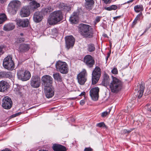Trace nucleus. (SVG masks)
Masks as SVG:
<instances>
[{
    "mask_svg": "<svg viewBox=\"0 0 151 151\" xmlns=\"http://www.w3.org/2000/svg\"><path fill=\"white\" fill-rule=\"evenodd\" d=\"M110 81L109 76L106 74H104L101 83L102 85L104 86H107L109 83Z\"/></svg>",
    "mask_w": 151,
    "mask_h": 151,
    "instance_id": "24",
    "label": "nucleus"
},
{
    "mask_svg": "<svg viewBox=\"0 0 151 151\" xmlns=\"http://www.w3.org/2000/svg\"><path fill=\"white\" fill-rule=\"evenodd\" d=\"M14 28V26L13 24L9 23L4 25V29L5 31H9L13 29Z\"/></svg>",
    "mask_w": 151,
    "mask_h": 151,
    "instance_id": "26",
    "label": "nucleus"
},
{
    "mask_svg": "<svg viewBox=\"0 0 151 151\" xmlns=\"http://www.w3.org/2000/svg\"><path fill=\"white\" fill-rule=\"evenodd\" d=\"M85 6L86 8L88 10L92 9L94 4L93 0H85Z\"/></svg>",
    "mask_w": 151,
    "mask_h": 151,
    "instance_id": "21",
    "label": "nucleus"
},
{
    "mask_svg": "<svg viewBox=\"0 0 151 151\" xmlns=\"http://www.w3.org/2000/svg\"><path fill=\"white\" fill-rule=\"evenodd\" d=\"M43 18V16L42 12H35L34 15L33 19L35 22L36 23L40 22Z\"/></svg>",
    "mask_w": 151,
    "mask_h": 151,
    "instance_id": "17",
    "label": "nucleus"
},
{
    "mask_svg": "<svg viewBox=\"0 0 151 151\" xmlns=\"http://www.w3.org/2000/svg\"><path fill=\"white\" fill-rule=\"evenodd\" d=\"M5 78H9L11 76V75L8 73H6L5 72Z\"/></svg>",
    "mask_w": 151,
    "mask_h": 151,
    "instance_id": "47",
    "label": "nucleus"
},
{
    "mask_svg": "<svg viewBox=\"0 0 151 151\" xmlns=\"http://www.w3.org/2000/svg\"><path fill=\"white\" fill-rule=\"evenodd\" d=\"M20 35L21 36H23V33H21Z\"/></svg>",
    "mask_w": 151,
    "mask_h": 151,
    "instance_id": "61",
    "label": "nucleus"
},
{
    "mask_svg": "<svg viewBox=\"0 0 151 151\" xmlns=\"http://www.w3.org/2000/svg\"><path fill=\"white\" fill-rule=\"evenodd\" d=\"M63 19V15L60 11H55L52 13L47 20L50 25L55 24Z\"/></svg>",
    "mask_w": 151,
    "mask_h": 151,
    "instance_id": "2",
    "label": "nucleus"
},
{
    "mask_svg": "<svg viewBox=\"0 0 151 151\" xmlns=\"http://www.w3.org/2000/svg\"><path fill=\"white\" fill-rule=\"evenodd\" d=\"M2 106L5 109H9L12 106V101L10 98L8 96L4 97L2 100Z\"/></svg>",
    "mask_w": 151,
    "mask_h": 151,
    "instance_id": "12",
    "label": "nucleus"
},
{
    "mask_svg": "<svg viewBox=\"0 0 151 151\" xmlns=\"http://www.w3.org/2000/svg\"><path fill=\"white\" fill-rule=\"evenodd\" d=\"M120 16H116V17H114V19L115 20H117L118 19V18H119L120 17Z\"/></svg>",
    "mask_w": 151,
    "mask_h": 151,
    "instance_id": "54",
    "label": "nucleus"
},
{
    "mask_svg": "<svg viewBox=\"0 0 151 151\" xmlns=\"http://www.w3.org/2000/svg\"><path fill=\"white\" fill-rule=\"evenodd\" d=\"M150 27H147L146 28V29H145V31L144 33L145 32H146L149 29V28L150 27Z\"/></svg>",
    "mask_w": 151,
    "mask_h": 151,
    "instance_id": "58",
    "label": "nucleus"
},
{
    "mask_svg": "<svg viewBox=\"0 0 151 151\" xmlns=\"http://www.w3.org/2000/svg\"><path fill=\"white\" fill-rule=\"evenodd\" d=\"M96 126L99 127H106V125L103 122L98 123L96 125Z\"/></svg>",
    "mask_w": 151,
    "mask_h": 151,
    "instance_id": "41",
    "label": "nucleus"
},
{
    "mask_svg": "<svg viewBox=\"0 0 151 151\" xmlns=\"http://www.w3.org/2000/svg\"><path fill=\"white\" fill-rule=\"evenodd\" d=\"M92 149L91 147H87L85 148L84 151H92Z\"/></svg>",
    "mask_w": 151,
    "mask_h": 151,
    "instance_id": "45",
    "label": "nucleus"
},
{
    "mask_svg": "<svg viewBox=\"0 0 151 151\" xmlns=\"http://www.w3.org/2000/svg\"><path fill=\"white\" fill-rule=\"evenodd\" d=\"M110 46L111 47V43L110 42Z\"/></svg>",
    "mask_w": 151,
    "mask_h": 151,
    "instance_id": "62",
    "label": "nucleus"
},
{
    "mask_svg": "<svg viewBox=\"0 0 151 151\" xmlns=\"http://www.w3.org/2000/svg\"><path fill=\"white\" fill-rule=\"evenodd\" d=\"M111 0H102L106 4H107L110 3Z\"/></svg>",
    "mask_w": 151,
    "mask_h": 151,
    "instance_id": "46",
    "label": "nucleus"
},
{
    "mask_svg": "<svg viewBox=\"0 0 151 151\" xmlns=\"http://www.w3.org/2000/svg\"><path fill=\"white\" fill-rule=\"evenodd\" d=\"M80 104L81 105H83L85 104V102L84 100H81L80 101Z\"/></svg>",
    "mask_w": 151,
    "mask_h": 151,
    "instance_id": "50",
    "label": "nucleus"
},
{
    "mask_svg": "<svg viewBox=\"0 0 151 151\" xmlns=\"http://www.w3.org/2000/svg\"><path fill=\"white\" fill-rule=\"evenodd\" d=\"M111 109H109V111L108 112L107 111H105L102 113L101 114V116L102 117H104L105 116H106V115L109 114L111 111Z\"/></svg>",
    "mask_w": 151,
    "mask_h": 151,
    "instance_id": "40",
    "label": "nucleus"
},
{
    "mask_svg": "<svg viewBox=\"0 0 151 151\" xmlns=\"http://www.w3.org/2000/svg\"><path fill=\"white\" fill-rule=\"evenodd\" d=\"M14 91L17 94L21 95L22 94L21 88L19 86H16L14 87Z\"/></svg>",
    "mask_w": 151,
    "mask_h": 151,
    "instance_id": "32",
    "label": "nucleus"
},
{
    "mask_svg": "<svg viewBox=\"0 0 151 151\" xmlns=\"http://www.w3.org/2000/svg\"><path fill=\"white\" fill-rule=\"evenodd\" d=\"M142 15V13L139 14L137 15V16L136 18L134 19V21L133 22L132 25H135L137 22V20L138 19V18L140 16Z\"/></svg>",
    "mask_w": 151,
    "mask_h": 151,
    "instance_id": "37",
    "label": "nucleus"
},
{
    "mask_svg": "<svg viewBox=\"0 0 151 151\" xmlns=\"http://www.w3.org/2000/svg\"><path fill=\"white\" fill-rule=\"evenodd\" d=\"M145 88L144 85L142 84L140 85V86L139 90L138 91V94L137 96L138 99H140L142 96L144 91Z\"/></svg>",
    "mask_w": 151,
    "mask_h": 151,
    "instance_id": "25",
    "label": "nucleus"
},
{
    "mask_svg": "<svg viewBox=\"0 0 151 151\" xmlns=\"http://www.w3.org/2000/svg\"><path fill=\"white\" fill-rule=\"evenodd\" d=\"M53 77L54 79L57 81L60 82L62 81V77L59 73H54Z\"/></svg>",
    "mask_w": 151,
    "mask_h": 151,
    "instance_id": "27",
    "label": "nucleus"
},
{
    "mask_svg": "<svg viewBox=\"0 0 151 151\" xmlns=\"http://www.w3.org/2000/svg\"><path fill=\"white\" fill-rule=\"evenodd\" d=\"M3 52L2 50V48L0 46V55L3 53Z\"/></svg>",
    "mask_w": 151,
    "mask_h": 151,
    "instance_id": "51",
    "label": "nucleus"
},
{
    "mask_svg": "<svg viewBox=\"0 0 151 151\" xmlns=\"http://www.w3.org/2000/svg\"><path fill=\"white\" fill-rule=\"evenodd\" d=\"M8 88V84L6 82L4 81L0 82V91L4 92L7 91Z\"/></svg>",
    "mask_w": 151,
    "mask_h": 151,
    "instance_id": "22",
    "label": "nucleus"
},
{
    "mask_svg": "<svg viewBox=\"0 0 151 151\" xmlns=\"http://www.w3.org/2000/svg\"><path fill=\"white\" fill-rule=\"evenodd\" d=\"M76 98H72V99H75Z\"/></svg>",
    "mask_w": 151,
    "mask_h": 151,
    "instance_id": "63",
    "label": "nucleus"
},
{
    "mask_svg": "<svg viewBox=\"0 0 151 151\" xmlns=\"http://www.w3.org/2000/svg\"><path fill=\"white\" fill-rule=\"evenodd\" d=\"M6 76L5 75V72H0V77L2 78H5V76Z\"/></svg>",
    "mask_w": 151,
    "mask_h": 151,
    "instance_id": "44",
    "label": "nucleus"
},
{
    "mask_svg": "<svg viewBox=\"0 0 151 151\" xmlns=\"http://www.w3.org/2000/svg\"><path fill=\"white\" fill-rule=\"evenodd\" d=\"M65 38H73V37L72 35H69V36H65Z\"/></svg>",
    "mask_w": 151,
    "mask_h": 151,
    "instance_id": "56",
    "label": "nucleus"
},
{
    "mask_svg": "<svg viewBox=\"0 0 151 151\" xmlns=\"http://www.w3.org/2000/svg\"><path fill=\"white\" fill-rule=\"evenodd\" d=\"M145 109L147 111H151V104H147L145 106Z\"/></svg>",
    "mask_w": 151,
    "mask_h": 151,
    "instance_id": "39",
    "label": "nucleus"
},
{
    "mask_svg": "<svg viewBox=\"0 0 151 151\" xmlns=\"http://www.w3.org/2000/svg\"><path fill=\"white\" fill-rule=\"evenodd\" d=\"M55 66L57 70L61 73L66 74L68 71V65L65 62L59 60L57 62Z\"/></svg>",
    "mask_w": 151,
    "mask_h": 151,
    "instance_id": "6",
    "label": "nucleus"
},
{
    "mask_svg": "<svg viewBox=\"0 0 151 151\" xmlns=\"http://www.w3.org/2000/svg\"><path fill=\"white\" fill-rule=\"evenodd\" d=\"M110 54H111V51H110L108 53L107 55L106 56V61H107V60H108V58L109 57Z\"/></svg>",
    "mask_w": 151,
    "mask_h": 151,
    "instance_id": "48",
    "label": "nucleus"
},
{
    "mask_svg": "<svg viewBox=\"0 0 151 151\" xmlns=\"http://www.w3.org/2000/svg\"><path fill=\"white\" fill-rule=\"evenodd\" d=\"M21 2L18 0L12 1L9 4L7 8V11L11 15L15 14L17 9L21 6Z\"/></svg>",
    "mask_w": 151,
    "mask_h": 151,
    "instance_id": "4",
    "label": "nucleus"
},
{
    "mask_svg": "<svg viewBox=\"0 0 151 151\" xmlns=\"http://www.w3.org/2000/svg\"><path fill=\"white\" fill-rule=\"evenodd\" d=\"M101 71L100 68L96 66L93 70L92 73V84L94 85L96 83L100 78Z\"/></svg>",
    "mask_w": 151,
    "mask_h": 151,
    "instance_id": "7",
    "label": "nucleus"
},
{
    "mask_svg": "<svg viewBox=\"0 0 151 151\" xmlns=\"http://www.w3.org/2000/svg\"><path fill=\"white\" fill-rule=\"evenodd\" d=\"M84 61L87 66L89 68L92 67L95 63L93 58L90 55H86L84 57Z\"/></svg>",
    "mask_w": 151,
    "mask_h": 151,
    "instance_id": "13",
    "label": "nucleus"
},
{
    "mask_svg": "<svg viewBox=\"0 0 151 151\" xmlns=\"http://www.w3.org/2000/svg\"><path fill=\"white\" fill-rule=\"evenodd\" d=\"M60 144H54L52 147V148L54 151H59Z\"/></svg>",
    "mask_w": 151,
    "mask_h": 151,
    "instance_id": "33",
    "label": "nucleus"
},
{
    "mask_svg": "<svg viewBox=\"0 0 151 151\" xmlns=\"http://www.w3.org/2000/svg\"><path fill=\"white\" fill-rule=\"evenodd\" d=\"M117 8H120L119 7H117L116 5H113L108 7L105 6L104 7V9L109 11H111L112 10H115Z\"/></svg>",
    "mask_w": 151,
    "mask_h": 151,
    "instance_id": "30",
    "label": "nucleus"
},
{
    "mask_svg": "<svg viewBox=\"0 0 151 151\" xmlns=\"http://www.w3.org/2000/svg\"><path fill=\"white\" fill-rule=\"evenodd\" d=\"M17 75L19 79L23 81L29 80L31 77L30 73L27 70L24 71L22 70H19L17 71Z\"/></svg>",
    "mask_w": 151,
    "mask_h": 151,
    "instance_id": "8",
    "label": "nucleus"
},
{
    "mask_svg": "<svg viewBox=\"0 0 151 151\" xmlns=\"http://www.w3.org/2000/svg\"><path fill=\"white\" fill-rule=\"evenodd\" d=\"M29 10L26 7L22 8L20 12V14L22 17H27L29 15Z\"/></svg>",
    "mask_w": 151,
    "mask_h": 151,
    "instance_id": "20",
    "label": "nucleus"
},
{
    "mask_svg": "<svg viewBox=\"0 0 151 151\" xmlns=\"http://www.w3.org/2000/svg\"><path fill=\"white\" fill-rule=\"evenodd\" d=\"M29 22L27 19L22 20L19 19L17 21V24L19 27H28Z\"/></svg>",
    "mask_w": 151,
    "mask_h": 151,
    "instance_id": "18",
    "label": "nucleus"
},
{
    "mask_svg": "<svg viewBox=\"0 0 151 151\" xmlns=\"http://www.w3.org/2000/svg\"><path fill=\"white\" fill-rule=\"evenodd\" d=\"M124 131L125 132H127V133H129L131 131L129 130H127L125 129V130H124Z\"/></svg>",
    "mask_w": 151,
    "mask_h": 151,
    "instance_id": "60",
    "label": "nucleus"
},
{
    "mask_svg": "<svg viewBox=\"0 0 151 151\" xmlns=\"http://www.w3.org/2000/svg\"><path fill=\"white\" fill-rule=\"evenodd\" d=\"M6 0H0V3L3 4L6 1Z\"/></svg>",
    "mask_w": 151,
    "mask_h": 151,
    "instance_id": "57",
    "label": "nucleus"
},
{
    "mask_svg": "<svg viewBox=\"0 0 151 151\" xmlns=\"http://www.w3.org/2000/svg\"><path fill=\"white\" fill-rule=\"evenodd\" d=\"M21 113H22L21 112H18V113L15 114H14L13 115H12V116L13 117H15L16 116H18L20 114H21Z\"/></svg>",
    "mask_w": 151,
    "mask_h": 151,
    "instance_id": "49",
    "label": "nucleus"
},
{
    "mask_svg": "<svg viewBox=\"0 0 151 151\" xmlns=\"http://www.w3.org/2000/svg\"><path fill=\"white\" fill-rule=\"evenodd\" d=\"M1 151H11V150L7 148H6L4 150H2Z\"/></svg>",
    "mask_w": 151,
    "mask_h": 151,
    "instance_id": "52",
    "label": "nucleus"
},
{
    "mask_svg": "<svg viewBox=\"0 0 151 151\" xmlns=\"http://www.w3.org/2000/svg\"><path fill=\"white\" fill-rule=\"evenodd\" d=\"M0 19L3 22L7 19V17L6 15L4 14H0Z\"/></svg>",
    "mask_w": 151,
    "mask_h": 151,
    "instance_id": "34",
    "label": "nucleus"
},
{
    "mask_svg": "<svg viewBox=\"0 0 151 151\" xmlns=\"http://www.w3.org/2000/svg\"><path fill=\"white\" fill-rule=\"evenodd\" d=\"M30 84L34 88H38L40 84V78L37 77H32L31 78Z\"/></svg>",
    "mask_w": 151,
    "mask_h": 151,
    "instance_id": "14",
    "label": "nucleus"
},
{
    "mask_svg": "<svg viewBox=\"0 0 151 151\" xmlns=\"http://www.w3.org/2000/svg\"><path fill=\"white\" fill-rule=\"evenodd\" d=\"M87 50L90 52L94 51L95 50V47L93 44H90L87 45Z\"/></svg>",
    "mask_w": 151,
    "mask_h": 151,
    "instance_id": "28",
    "label": "nucleus"
},
{
    "mask_svg": "<svg viewBox=\"0 0 151 151\" xmlns=\"http://www.w3.org/2000/svg\"><path fill=\"white\" fill-rule=\"evenodd\" d=\"M24 38H15L16 40L15 41L17 43H21L22 42L24 41Z\"/></svg>",
    "mask_w": 151,
    "mask_h": 151,
    "instance_id": "42",
    "label": "nucleus"
},
{
    "mask_svg": "<svg viewBox=\"0 0 151 151\" xmlns=\"http://www.w3.org/2000/svg\"><path fill=\"white\" fill-rule=\"evenodd\" d=\"M29 45L27 44H22L20 45L19 49L21 52H24L28 51L30 48Z\"/></svg>",
    "mask_w": 151,
    "mask_h": 151,
    "instance_id": "23",
    "label": "nucleus"
},
{
    "mask_svg": "<svg viewBox=\"0 0 151 151\" xmlns=\"http://www.w3.org/2000/svg\"><path fill=\"white\" fill-rule=\"evenodd\" d=\"M3 64L4 67L8 70H12L14 69V63L11 55L8 56L4 58Z\"/></svg>",
    "mask_w": 151,
    "mask_h": 151,
    "instance_id": "5",
    "label": "nucleus"
},
{
    "mask_svg": "<svg viewBox=\"0 0 151 151\" xmlns=\"http://www.w3.org/2000/svg\"><path fill=\"white\" fill-rule=\"evenodd\" d=\"M99 91V88L98 87L93 88L90 90V95L93 100L96 101L98 100Z\"/></svg>",
    "mask_w": 151,
    "mask_h": 151,
    "instance_id": "11",
    "label": "nucleus"
},
{
    "mask_svg": "<svg viewBox=\"0 0 151 151\" xmlns=\"http://www.w3.org/2000/svg\"><path fill=\"white\" fill-rule=\"evenodd\" d=\"M66 147L65 146L60 145L59 151H66Z\"/></svg>",
    "mask_w": 151,
    "mask_h": 151,
    "instance_id": "38",
    "label": "nucleus"
},
{
    "mask_svg": "<svg viewBox=\"0 0 151 151\" xmlns=\"http://www.w3.org/2000/svg\"><path fill=\"white\" fill-rule=\"evenodd\" d=\"M134 9L135 11L137 13L142 11L143 10L142 5H137L134 6Z\"/></svg>",
    "mask_w": 151,
    "mask_h": 151,
    "instance_id": "31",
    "label": "nucleus"
},
{
    "mask_svg": "<svg viewBox=\"0 0 151 151\" xmlns=\"http://www.w3.org/2000/svg\"><path fill=\"white\" fill-rule=\"evenodd\" d=\"M31 8L32 9H36L40 6V5L35 1H33L30 3Z\"/></svg>",
    "mask_w": 151,
    "mask_h": 151,
    "instance_id": "29",
    "label": "nucleus"
},
{
    "mask_svg": "<svg viewBox=\"0 0 151 151\" xmlns=\"http://www.w3.org/2000/svg\"><path fill=\"white\" fill-rule=\"evenodd\" d=\"M111 72L114 74H117L118 73V70L116 68H114L111 70Z\"/></svg>",
    "mask_w": 151,
    "mask_h": 151,
    "instance_id": "43",
    "label": "nucleus"
},
{
    "mask_svg": "<svg viewBox=\"0 0 151 151\" xmlns=\"http://www.w3.org/2000/svg\"><path fill=\"white\" fill-rule=\"evenodd\" d=\"M86 72L85 70L83 69L77 76V79L80 84L83 85L86 81Z\"/></svg>",
    "mask_w": 151,
    "mask_h": 151,
    "instance_id": "9",
    "label": "nucleus"
},
{
    "mask_svg": "<svg viewBox=\"0 0 151 151\" xmlns=\"http://www.w3.org/2000/svg\"><path fill=\"white\" fill-rule=\"evenodd\" d=\"M133 0H129V1H127V2H125L124 4H125L127 3H129L130 2H132L133 1Z\"/></svg>",
    "mask_w": 151,
    "mask_h": 151,
    "instance_id": "59",
    "label": "nucleus"
},
{
    "mask_svg": "<svg viewBox=\"0 0 151 151\" xmlns=\"http://www.w3.org/2000/svg\"><path fill=\"white\" fill-rule=\"evenodd\" d=\"M44 92L46 97L47 98H52L54 95V91L50 87L45 88Z\"/></svg>",
    "mask_w": 151,
    "mask_h": 151,
    "instance_id": "15",
    "label": "nucleus"
},
{
    "mask_svg": "<svg viewBox=\"0 0 151 151\" xmlns=\"http://www.w3.org/2000/svg\"><path fill=\"white\" fill-rule=\"evenodd\" d=\"M85 94V93L84 92H82L79 95L80 96H82L83 95H84Z\"/></svg>",
    "mask_w": 151,
    "mask_h": 151,
    "instance_id": "53",
    "label": "nucleus"
},
{
    "mask_svg": "<svg viewBox=\"0 0 151 151\" xmlns=\"http://www.w3.org/2000/svg\"><path fill=\"white\" fill-rule=\"evenodd\" d=\"M78 13L74 12L70 17L69 21L72 23L76 24L78 20Z\"/></svg>",
    "mask_w": 151,
    "mask_h": 151,
    "instance_id": "19",
    "label": "nucleus"
},
{
    "mask_svg": "<svg viewBox=\"0 0 151 151\" xmlns=\"http://www.w3.org/2000/svg\"><path fill=\"white\" fill-rule=\"evenodd\" d=\"M101 18L102 17L101 16H97L96 17L94 20L93 21V23L95 25L99 22Z\"/></svg>",
    "mask_w": 151,
    "mask_h": 151,
    "instance_id": "36",
    "label": "nucleus"
},
{
    "mask_svg": "<svg viewBox=\"0 0 151 151\" xmlns=\"http://www.w3.org/2000/svg\"><path fill=\"white\" fill-rule=\"evenodd\" d=\"M52 10V9L50 7L45 8L43 10L44 13H49Z\"/></svg>",
    "mask_w": 151,
    "mask_h": 151,
    "instance_id": "35",
    "label": "nucleus"
},
{
    "mask_svg": "<svg viewBox=\"0 0 151 151\" xmlns=\"http://www.w3.org/2000/svg\"><path fill=\"white\" fill-rule=\"evenodd\" d=\"M66 47L68 50L70 48H72L74 46L75 42V38H65Z\"/></svg>",
    "mask_w": 151,
    "mask_h": 151,
    "instance_id": "16",
    "label": "nucleus"
},
{
    "mask_svg": "<svg viewBox=\"0 0 151 151\" xmlns=\"http://www.w3.org/2000/svg\"><path fill=\"white\" fill-rule=\"evenodd\" d=\"M122 82L116 77H112V80L109 85V88L111 92L117 93L122 88Z\"/></svg>",
    "mask_w": 151,
    "mask_h": 151,
    "instance_id": "1",
    "label": "nucleus"
},
{
    "mask_svg": "<svg viewBox=\"0 0 151 151\" xmlns=\"http://www.w3.org/2000/svg\"><path fill=\"white\" fill-rule=\"evenodd\" d=\"M79 30L80 34L84 37L91 38L93 37L91 27L89 25L81 24L80 25Z\"/></svg>",
    "mask_w": 151,
    "mask_h": 151,
    "instance_id": "3",
    "label": "nucleus"
},
{
    "mask_svg": "<svg viewBox=\"0 0 151 151\" xmlns=\"http://www.w3.org/2000/svg\"><path fill=\"white\" fill-rule=\"evenodd\" d=\"M102 36L103 37H108L107 35L105 33L103 34L102 35Z\"/></svg>",
    "mask_w": 151,
    "mask_h": 151,
    "instance_id": "55",
    "label": "nucleus"
},
{
    "mask_svg": "<svg viewBox=\"0 0 151 151\" xmlns=\"http://www.w3.org/2000/svg\"><path fill=\"white\" fill-rule=\"evenodd\" d=\"M42 85L45 88L50 87L53 81L52 78L50 76L46 75L43 76L42 78Z\"/></svg>",
    "mask_w": 151,
    "mask_h": 151,
    "instance_id": "10",
    "label": "nucleus"
}]
</instances>
